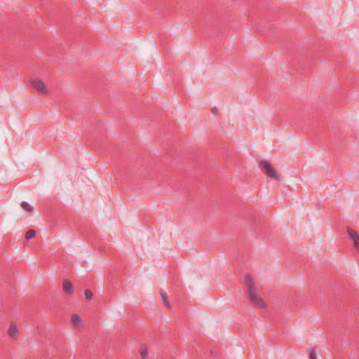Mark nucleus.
Returning a JSON list of instances; mask_svg holds the SVG:
<instances>
[{
    "label": "nucleus",
    "mask_w": 359,
    "mask_h": 359,
    "mask_svg": "<svg viewBox=\"0 0 359 359\" xmlns=\"http://www.w3.org/2000/svg\"><path fill=\"white\" fill-rule=\"evenodd\" d=\"M244 281L247 287V292L250 304L259 309L265 308L266 304L259 295L252 276L250 274H245Z\"/></svg>",
    "instance_id": "nucleus-1"
},
{
    "label": "nucleus",
    "mask_w": 359,
    "mask_h": 359,
    "mask_svg": "<svg viewBox=\"0 0 359 359\" xmlns=\"http://www.w3.org/2000/svg\"><path fill=\"white\" fill-rule=\"evenodd\" d=\"M259 165L260 168L269 177L273 178L278 181L280 180L279 175L268 161H262Z\"/></svg>",
    "instance_id": "nucleus-2"
},
{
    "label": "nucleus",
    "mask_w": 359,
    "mask_h": 359,
    "mask_svg": "<svg viewBox=\"0 0 359 359\" xmlns=\"http://www.w3.org/2000/svg\"><path fill=\"white\" fill-rule=\"evenodd\" d=\"M30 84L40 93L47 94L48 93V90L46 87L44 83L40 79H32L30 80Z\"/></svg>",
    "instance_id": "nucleus-3"
},
{
    "label": "nucleus",
    "mask_w": 359,
    "mask_h": 359,
    "mask_svg": "<svg viewBox=\"0 0 359 359\" xmlns=\"http://www.w3.org/2000/svg\"><path fill=\"white\" fill-rule=\"evenodd\" d=\"M347 232L350 238L354 242L355 248L359 250V235L351 228H348Z\"/></svg>",
    "instance_id": "nucleus-4"
},
{
    "label": "nucleus",
    "mask_w": 359,
    "mask_h": 359,
    "mask_svg": "<svg viewBox=\"0 0 359 359\" xmlns=\"http://www.w3.org/2000/svg\"><path fill=\"white\" fill-rule=\"evenodd\" d=\"M62 290L65 293H66L68 295H70L74 292V286L69 280L65 279L63 280L62 283Z\"/></svg>",
    "instance_id": "nucleus-5"
},
{
    "label": "nucleus",
    "mask_w": 359,
    "mask_h": 359,
    "mask_svg": "<svg viewBox=\"0 0 359 359\" xmlns=\"http://www.w3.org/2000/svg\"><path fill=\"white\" fill-rule=\"evenodd\" d=\"M160 294H161V299L163 301V303L164 304V305L168 308V309H170L171 308V306L168 302V294H166L165 292L163 291V290H161L160 291Z\"/></svg>",
    "instance_id": "nucleus-6"
},
{
    "label": "nucleus",
    "mask_w": 359,
    "mask_h": 359,
    "mask_svg": "<svg viewBox=\"0 0 359 359\" xmlns=\"http://www.w3.org/2000/svg\"><path fill=\"white\" fill-rule=\"evenodd\" d=\"M18 332V330L16 325L14 324H11L8 330V335L12 338H15Z\"/></svg>",
    "instance_id": "nucleus-7"
},
{
    "label": "nucleus",
    "mask_w": 359,
    "mask_h": 359,
    "mask_svg": "<svg viewBox=\"0 0 359 359\" xmlns=\"http://www.w3.org/2000/svg\"><path fill=\"white\" fill-rule=\"evenodd\" d=\"M21 207L27 212H32L33 210V207L26 201L22 202Z\"/></svg>",
    "instance_id": "nucleus-8"
},
{
    "label": "nucleus",
    "mask_w": 359,
    "mask_h": 359,
    "mask_svg": "<svg viewBox=\"0 0 359 359\" xmlns=\"http://www.w3.org/2000/svg\"><path fill=\"white\" fill-rule=\"evenodd\" d=\"M36 235V231L34 229H29L25 233V239L29 240L32 238H34Z\"/></svg>",
    "instance_id": "nucleus-9"
},
{
    "label": "nucleus",
    "mask_w": 359,
    "mask_h": 359,
    "mask_svg": "<svg viewBox=\"0 0 359 359\" xmlns=\"http://www.w3.org/2000/svg\"><path fill=\"white\" fill-rule=\"evenodd\" d=\"M140 355L142 357V358L144 359L148 354V351H147V348L146 346H141V348H140Z\"/></svg>",
    "instance_id": "nucleus-10"
},
{
    "label": "nucleus",
    "mask_w": 359,
    "mask_h": 359,
    "mask_svg": "<svg viewBox=\"0 0 359 359\" xmlns=\"http://www.w3.org/2000/svg\"><path fill=\"white\" fill-rule=\"evenodd\" d=\"M72 320L74 324L78 325L81 322V317L78 314H74L72 316Z\"/></svg>",
    "instance_id": "nucleus-11"
},
{
    "label": "nucleus",
    "mask_w": 359,
    "mask_h": 359,
    "mask_svg": "<svg viewBox=\"0 0 359 359\" xmlns=\"http://www.w3.org/2000/svg\"><path fill=\"white\" fill-rule=\"evenodd\" d=\"M84 296L87 300H90L93 297V292L90 290H86L84 291Z\"/></svg>",
    "instance_id": "nucleus-12"
},
{
    "label": "nucleus",
    "mask_w": 359,
    "mask_h": 359,
    "mask_svg": "<svg viewBox=\"0 0 359 359\" xmlns=\"http://www.w3.org/2000/svg\"><path fill=\"white\" fill-rule=\"evenodd\" d=\"M309 359H316V352L315 348L309 349Z\"/></svg>",
    "instance_id": "nucleus-13"
},
{
    "label": "nucleus",
    "mask_w": 359,
    "mask_h": 359,
    "mask_svg": "<svg viewBox=\"0 0 359 359\" xmlns=\"http://www.w3.org/2000/svg\"><path fill=\"white\" fill-rule=\"evenodd\" d=\"M212 111H213V113H215L216 110L214 109H212Z\"/></svg>",
    "instance_id": "nucleus-14"
}]
</instances>
